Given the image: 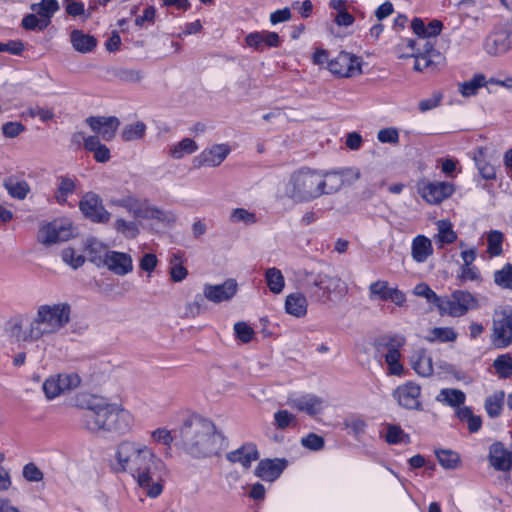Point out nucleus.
I'll use <instances>...</instances> for the list:
<instances>
[{
	"label": "nucleus",
	"mask_w": 512,
	"mask_h": 512,
	"mask_svg": "<svg viewBox=\"0 0 512 512\" xmlns=\"http://www.w3.org/2000/svg\"><path fill=\"white\" fill-rule=\"evenodd\" d=\"M21 26L26 30H39L42 31L48 27L45 20L40 18L37 14L26 15L21 22Z\"/></svg>",
	"instance_id": "nucleus-63"
},
{
	"label": "nucleus",
	"mask_w": 512,
	"mask_h": 512,
	"mask_svg": "<svg viewBox=\"0 0 512 512\" xmlns=\"http://www.w3.org/2000/svg\"><path fill=\"white\" fill-rule=\"evenodd\" d=\"M76 183L72 178L61 176L58 178L55 199L58 203L63 204L67 201V197L75 192Z\"/></svg>",
	"instance_id": "nucleus-45"
},
{
	"label": "nucleus",
	"mask_w": 512,
	"mask_h": 512,
	"mask_svg": "<svg viewBox=\"0 0 512 512\" xmlns=\"http://www.w3.org/2000/svg\"><path fill=\"white\" fill-rule=\"evenodd\" d=\"M453 184L449 182H429L420 188L421 196L430 204L441 203L452 195Z\"/></svg>",
	"instance_id": "nucleus-21"
},
{
	"label": "nucleus",
	"mask_w": 512,
	"mask_h": 512,
	"mask_svg": "<svg viewBox=\"0 0 512 512\" xmlns=\"http://www.w3.org/2000/svg\"><path fill=\"white\" fill-rule=\"evenodd\" d=\"M308 301L304 294L300 292L291 293L286 296L285 311L297 318L304 317L307 314Z\"/></svg>",
	"instance_id": "nucleus-29"
},
{
	"label": "nucleus",
	"mask_w": 512,
	"mask_h": 512,
	"mask_svg": "<svg viewBox=\"0 0 512 512\" xmlns=\"http://www.w3.org/2000/svg\"><path fill=\"white\" fill-rule=\"evenodd\" d=\"M61 256L62 260L73 269L81 267L85 262L84 256L77 253L73 248H65Z\"/></svg>",
	"instance_id": "nucleus-62"
},
{
	"label": "nucleus",
	"mask_w": 512,
	"mask_h": 512,
	"mask_svg": "<svg viewBox=\"0 0 512 512\" xmlns=\"http://www.w3.org/2000/svg\"><path fill=\"white\" fill-rule=\"evenodd\" d=\"M99 140L111 141L119 128L120 121L114 116H90L85 120Z\"/></svg>",
	"instance_id": "nucleus-17"
},
{
	"label": "nucleus",
	"mask_w": 512,
	"mask_h": 512,
	"mask_svg": "<svg viewBox=\"0 0 512 512\" xmlns=\"http://www.w3.org/2000/svg\"><path fill=\"white\" fill-rule=\"evenodd\" d=\"M114 473H127L149 498H157L164 487L165 465L149 446L134 440H122L110 460Z\"/></svg>",
	"instance_id": "nucleus-1"
},
{
	"label": "nucleus",
	"mask_w": 512,
	"mask_h": 512,
	"mask_svg": "<svg viewBox=\"0 0 512 512\" xmlns=\"http://www.w3.org/2000/svg\"><path fill=\"white\" fill-rule=\"evenodd\" d=\"M179 444L195 457H207L223 449L224 438L211 421L195 418L180 427Z\"/></svg>",
	"instance_id": "nucleus-3"
},
{
	"label": "nucleus",
	"mask_w": 512,
	"mask_h": 512,
	"mask_svg": "<svg viewBox=\"0 0 512 512\" xmlns=\"http://www.w3.org/2000/svg\"><path fill=\"white\" fill-rule=\"evenodd\" d=\"M320 179L322 180V183H324V186L320 187L321 196L325 194H334L343 186V180L339 170L329 171L324 174L320 172Z\"/></svg>",
	"instance_id": "nucleus-34"
},
{
	"label": "nucleus",
	"mask_w": 512,
	"mask_h": 512,
	"mask_svg": "<svg viewBox=\"0 0 512 512\" xmlns=\"http://www.w3.org/2000/svg\"><path fill=\"white\" fill-rule=\"evenodd\" d=\"M198 150L197 143L191 138H184L180 142L172 145L169 148V155L175 159L179 160L185 157L186 155H191Z\"/></svg>",
	"instance_id": "nucleus-37"
},
{
	"label": "nucleus",
	"mask_w": 512,
	"mask_h": 512,
	"mask_svg": "<svg viewBox=\"0 0 512 512\" xmlns=\"http://www.w3.org/2000/svg\"><path fill=\"white\" fill-rule=\"evenodd\" d=\"M72 225L67 220H54L43 225L38 232V241L46 246L71 238Z\"/></svg>",
	"instance_id": "nucleus-10"
},
{
	"label": "nucleus",
	"mask_w": 512,
	"mask_h": 512,
	"mask_svg": "<svg viewBox=\"0 0 512 512\" xmlns=\"http://www.w3.org/2000/svg\"><path fill=\"white\" fill-rule=\"evenodd\" d=\"M491 343L498 349L512 345V307L500 306L492 317Z\"/></svg>",
	"instance_id": "nucleus-7"
},
{
	"label": "nucleus",
	"mask_w": 512,
	"mask_h": 512,
	"mask_svg": "<svg viewBox=\"0 0 512 512\" xmlns=\"http://www.w3.org/2000/svg\"><path fill=\"white\" fill-rule=\"evenodd\" d=\"M385 441L388 444L396 445V444H409L410 436L403 431V429L396 424H387L386 432L383 435Z\"/></svg>",
	"instance_id": "nucleus-41"
},
{
	"label": "nucleus",
	"mask_w": 512,
	"mask_h": 512,
	"mask_svg": "<svg viewBox=\"0 0 512 512\" xmlns=\"http://www.w3.org/2000/svg\"><path fill=\"white\" fill-rule=\"evenodd\" d=\"M80 377L77 374H59L47 378L43 383V391L48 399H54L61 394L77 388Z\"/></svg>",
	"instance_id": "nucleus-12"
},
{
	"label": "nucleus",
	"mask_w": 512,
	"mask_h": 512,
	"mask_svg": "<svg viewBox=\"0 0 512 512\" xmlns=\"http://www.w3.org/2000/svg\"><path fill=\"white\" fill-rule=\"evenodd\" d=\"M493 367L502 379H508L512 376V356L510 354H502L493 361Z\"/></svg>",
	"instance_id": "nucleus-50"
},
{
	"label": "nucleus",
	"mask_w": 512,
	"mask_h": 512,
	"mask_svg": "<svg viewBox=\"0 0 512 512\" xmlns=\"http://www.w3.org/2000/svg\"><path fill=\"white\" fill-rule=\"evenodd\" d=\"M478 306V300L470 292L456 290L450 296L441 297L437 308L441 315L461 317Z\"/></svg>",
	"instance_id": "nucleus-8"
},
{
	"label": "nucleus",
	"mask_w": 512,
	"mask_h": 512,
	"mask_svg": "<svg viewBox=\"0 0 512 512\" xmlns=\"http://www.w3.org/2000/svg\"><path fill=\"white\" fill-rule=\"evenodd\" d=\"M412 366L415 372L422 377H428L433 373L432 359L424 351H419L414 356Z\"/></svg>",
	"instance_id": "nucleus-40"
},
{
	"label": "nucleus",
	"mask_w": 512,
	"mask_h": 512,
	"mask_svg": "<svg viewBox=\"0 0 512 512\" xmlns=\"http://www.w3.org/2000/svg\"><path fill=\"white\" fill-rule=\"evenodd\" d=\"M415 59L414 70L422 72L425 70H435L439 66L445 64V56L442 53H434L431 56L420 54L419 52L411 53H399V58H411Z\"/></svg>",
	"instance_id": "nucleus-22"
},
{
	"label": "nucleus",
	"mask_w": 512,
	"mask_h": 512,
	"mask_svg": "<svg viewBox=\"0 0 512 512\" xmlns=\"http://www.w3.org/2000/svg\"><path fill=\"white\" fill-rule=\"evenodd\" d=\"M113 227L115 231L126 239H134L138 236L140 229L139 224L135 221H128L124 218H117Z\"/></svg>",
	"instance_id": "nucleus-43"
},
{
	"label": "nucleus",
	"mask_w": 512,
	"mask_h": 512,
	"mask_svg": "<svg viewBox=\"0 0 512 512\" xmlns=\"http://www.w3.org/2000/svg\"><path fill=\"white\" fill-rule=\"evenodd\" d=\"M489 461L491 466L498 471H510L512 469V451L506 449L500 442L493 443L489 448Z\"/></svg>",
	"instance_id": "nucleus-24"
},
{
	"label": "nucleus",
	"mask_w": 512,
	"mask_h": 512,
	"mask_svg": "<svg viewBox=\"0 0 512 512\" xmlns=\"http://www.w3.org/2000/svg\"><path fill=\"white\" fill-rule=\"evenodd\" d=\"M60 6L57 0H41L39 3L31 5V10L34 11L40 18L45 20L49 26L53 15L59 10Z\"/></svg>",
	"instance_id": "nucleus-35"
},
{
	"label": "nucleus",
	"mask_w": 512,
	"mask_h": 512,
	"mask_svg": "<svg viewBox=\"0 0 512 512\" xmlns=\"http://www.w3.org/2000/svg\"><path fill=\"white\" fill-rule=\"evenodd\" d=\"M84 148L89 152H93L94 159L99 163H106L111 158L109 148L101 143L99 136H87L84 139Z\"/></svg>",
	"instance_id": "nucleus-30"
},
{
	"label": "nucleus",
	"mask_w": 512,
	"mask_h": 512,
	"mask_svg": "<svg viewBox=\"0 0 512 512\" xmlns=\"http://www.w3.org/2000/svg\"><path fill=\"white\" fill-rule=\"evenodd\" d=\"M411 27L417 36L436 39V36L442 30L443 24L439 20H432L428 25H425L421 19L415 18Z\"/></svg>",
	"instance_id": "nucleus-32"
},
{
	"label": "nucleus",
	"mask_w": 512,
	"mask_h": 512,
	"mask_svg": "<svg viewBox=\"0 0 512 512\" xmlns=\"http://www.w3.org/2000/svg\"><path fill=\"white\" fill-rule=\"evenodd\" d=\"M170 277L174 282L183 281L188 272L187 269L183 266L182 258L178 254H174L170 259V268H169Z\"/></svg>",
	"instance_id": "nucleus-51"
},
{
	"label": "nucleus",
	"mask_w": 512,
	"mask_h": 512,
	"mask_svg": "<svg viewBox=\"0 0 512 512\" xmlns=\"http://www.w3.org/2000/svg\"><path fill=\"white\" fill-rule=\"evenodd\" d=\"M274 424L278 429L296 425V417L288 410H279L274 414Z\"/></svg>",
	"instance_id": "nucleus-61"
},
{
	"label": "nucleus",
	"mask_w": 512,
	"mask_h": 512,
	"mask_svg": "<svg viewBox=\"0 0 512 512\" xmlns=\"http://www.w3.org/2000/svg\"><path fill=\"white\" fill-rule=\"evenodd\" d=\"M494 282L505 289H512V264L507 263L494 272Z\"/></svg>",
	"instance_id": "nucleus-58"
},
{
	"label": "nucleus",
	"mask_w": 512,
	"mask_h": 512,
	"mask_svg": "<svg viewBox=\"0 0 512 512\" xmlns=\"http://www.w3.org/2000/svg\"><path fill=\"white\" fill-rule=\"evenodd\" d=\"M265 280L270 291L274 294L282 293L285 287V279L282 272L275 268H268L265 272Z\"/></svg>",
	"instance_id": "nucleus-42"
},
{
	"label": "nucleus",
	"mask_w": 512,
	"mask_h": 512,
	"mask_svg": "<svg viewBox=\"0 0 512 512\" xmlns=\"http://www.w3.org/2000/svg\"><path fill=\"white\" fill-rule=\"evenodd\" d=\"M151 438L155 443L162 444L167 448H170L174 440H179V434L173 436L168 429L157 428L151 432Z\"/></svg>",
	"instance_id": "nucleus-60"
},
{
	"label": "nucleus",
	"mask_w": 512,
	"mask_h": 512,
	"mask_svg": "<svg viewBox=\"0 0 512 512\" xmlns=\"http://www.w3.org/2000/svg\"><path fill=\"white\" fill-rule=\"evenodd\" d=\"M436 39L417 36L416 39L407 40V48L413 52L431 56L434 53H440L435 46Z\"/></svg>",
	"instance_id": "nucleus-36"
},
{
	"label": "nucleus",
	"mask_w": 512,
	"mask_h": 512,
	"mask_svg": "<svg viewBox=\"0 0 512 512\" xmlns=\"http://www.w3.org/2000/svg\"><path fill=\"white\" fill-rule=\"evenodd\" d=\"M425 339L429 342H454L457 339V333L451 327H435L429 330Z\"/></svg>",
	"instance_id": "nucleus-47"
},
{
	"label": "nucleus",
	"mask_w": 512,
	"mask_h": 512,
	"mask_svg": "<svg viewBox=\"0 0 512 512\" xmlns=\"http://www.w3.org/2000/svg\"><path fill=\"white\" fill-rule=\"evenodd\" d=\"M102 262L116 275L124 276L133 270L132 257L127 253L107 251L103 256Z\"/></svg>",
	"instance_id": "nucleus-20"
},
{
	"label": "nucleus",
	"mask_w": 512,
	"mask_h": 512,
	"mask_svg": "<svg viewBox=\"0 0 512 512\" xmlns=\"http://www.w3.org/2000/svg\"><path fill=\"white\" fill-rule=\"evenodd\" d=\"M405 340L403 337L391 338L390 341L385 344L387 352L384 355L385 362L389 367V371L393 375H400L403 371V367L399 362L400 353L398 348L404 344Z\"/></svg>",
	"instance_id": "nucleus-26"
},
{
	"label": "nucleus",
	"mask_w": 512,
	"mask_h": 512,
	"mask_svg": "<svg viewBox=\"0 0 512 512\" xmlns=\"http://www.w3.org/2000/svg\"><path fill=\"white\" fill-rule=\"evenodd\" d=\"M421 387L414 383L408 382L397 387L393 392V397L398 404L409 410H421L422 403L420 401Z\"/></svg>",
	"instance_id": "nucleus-16"
},
{
	"label": "nucleus",
	"mask_w": 512,
	"mask_h": 512,
	"mask_svg": "<svg viewBox=\"0 0 512 512\" xmlns=\"http://www.w3.org/2000/svg\"><path fill=\"white\" fill-rule=\"evenodd\" d=\"M435 453L440 465L445 469H455L460 463V457L454 451L437 450Z\"/></svg>",
	"instance_id": "nucleus-55"
},
{
	"label": "nucleus",
	"mask_w": 512,
	"mask_h": 512,
	"mask_svg": "<svg viewBox=\"0 0 512 512\" xmlns=\"http://www.w3.org/2000/svg\"><path fill=\"white\" fill-rule=\"evenodd\" d=\"M512 48V25L505 24L496 28L486 39L485 51L490 55H501Z\"/></svg>",
	"instance_id": "nucleus-14"
},
{
	"label": "nucleus",
	"mask_w": 512,
	"mask_h": 512,
	"mask_svg": "<svg viewBox=\"0 0 512 512\" xmlns=\"http://www.w3.org/2000/svg\"><path fill=\"white\" fill-rule=\"evenodd\" d=\"M436 225L438 230L436 239L442 246L455 242L457 235L453 231L452 224L448 220H439Z\"/></svg>",
	"instance_id": "nucleus-49"
},
{
	"label": "nucleus",
	"mask_w": 512,
	"mask_h": 512,
	"mask_svg": "<svg viewBox=\"0 0 512 512\" xmlns=\"http://www.w3.org/2000/svg\"><path fill=\"white\" fill-rule=\"evenodd\" d=\"M112 409L113 402L102 397H90L83 412L84 428L92 434H106Z\"/></svg>",
	"instance_id": "nucleus-6"
},
{
	"label": "nucleus",
	"mask_w": 512,
	"mask_h": 512,
	"mask_svg": "<svg viewBox=\"0 0 512 512\" xmlns=\"http://www.w3.org/2000/svg\"><path fill=\"white\" fill-rule=\"evenodd\" d=\"M328 70L339 77H355L362 74V60L358 56L342 51L329 60Z\"/></svg>",
	"instance_id": "nucleus-9"
},
{
	"label": "nucleus",
	"mask_w": 512,
	"mask_h": 512,
	"mask_svg": "<svg viewBox=\"0 0 512 512\" xmlns=\"http://www.w3.org/2000/svg\"><path fill=\"white\" fill-rule=\"evenodd\" d=\"M227 459L230 462L240 463L244 468H248L252 462L258 459V451L255 446H243L240 449L228 453Z\"/></svg>",
	"instance_id": "nucleus-31"
},
{
	"label": "nucleus",
	"mask_w": 512,
	"mask_h": 512,
	"mask_svg": "<svg viewBox=\"0 0 512 512\" xmlns=\"http://www.w3.org/2000/svg\"><path fill=\"white\" fill-rule=\"evenodd\" d=\"M474 160L481 176L486 180H492L496 177V171L494 166L485 161V149L483 147L478 148Z\"/></svg>",
	"instance_id": "nucleus-48"
},
{
	"label": "nucleus",
	"mask_w": 512,
	"mask_h": 512,
	"mask_svg": "<svg viewBox=\"0 0 512 512\" xmlns=\"http://www.w3.org/2000/svg\"><path fill=\"white\" fill-rule=\"evenodd\" d=\"M108 204L112 207H122L137 218V210H140L142 202L132 194H127L122 197H111L108 200Z\"/></svg>",
	"instance_id": "nucleus-39"
},
{
	"label": "nucleus",
	"mask_w": 512,
	"mask_h": 512,
	"mask_svg": "<svg viewBox=\"0 0 512 512\" xmlns=\"http://www.w3.org/2000/svg\"><path fill=\"white\" fill-rule=\"evenodd\" d=\"M414 294L420 297H424L428 302L433 303L438 307L440 296H438L427 284L420 283L415 286Z\"/></svg>",
	"instance_id": "nucleus-64"
},
{
	"label": "nucleus",
	"mask_w": 512,
	"mask_h": 512,
	"mask_svg": "<svg viewBox=\"0 0 512 512\" xmlns=\"http://www.w3.org/2000/svg\"><path fill=\"white\" fill-rule=\"evenodd\" d=\"M230 220L233 223H244L246 225H252L257 222L255 213L244 208L233 209L230 214Z\"/></svg>",
	"instance_id": "nucleus-59"
},
{
	"label": "nucleus",
	"mask_w": 512,
	"mask_h": 512,
	"mask_svg": "<svg viewBox=\"0 0 512 512\" xmlns=\"http://www.w3.org/2000/svg\"><path fill=\"white\" fill-rule=\"evenodd\" d=\"M343 425L352 433L355 438H360L367 429L366 421L358 416H351L344 420Z\"/></svg>",
	"instance_id": "nucleus-53"
},
{
	"label": "nucleus",
	"mask_w": 512,
	"mask_h": 512,
	"mask_svg": "<svg viewBox=\"0 0 512 512\" xmlns=\"http://www.w3.org/2000/svg\"><path fill=\"white\" fill-rule=\"evenodd\" d=\"M322 186L319 171L301 168L284 183L283 196L295 204L309 203L321 197Z\"/></svg>",
	"instance_id": "nucleus-5"
},
{
	"label": "nucleus",
	"mask_w": 512,
	"mask_h": 512,
	"mask_svg": "<svg viewBox=\"0 0 512 512\" xmlns=\"http://www.w3.org/2000/svg\"><path fill=\"white\" fill-rule=\"evenodd\" d=\"M287 403L291 408L304 412L309 416L320 414L326 407V401L315 394L289 397Z\"/></svg>",
	"instance_id": "nucleus-18"
},
{
	"label": "nucleus",
	"mask_w": 512,
	"mask_h": 512,
	"mask_svg": "<svg viewBox=\"0 0 512 512\" xmlns=\"http://www.w3.org/2000/svg\"><path fill=\"white\" fill-rule=\"evenodd\" d=\"M297 283L303 287L309 298L318 303H325L332 296H341L346 292V285L340 277L321 268L301 269L295 273Z\"/></svg>",
	"instance_id": "nucleus-4"
},
{
	"label": "nucleus",
	"mask_w": 512,
	"mask_h": 512,
	"mask_svg": "<svg viewBox=\"0 0 512 512\" xmlns=\"http://www.w3.org/2000/svg\"><path fill=\"white\" fill-rule=\"evenodd\" d=\"M504 235L498 230H492L487 235L488 253L491 256H499L502 253Z\"/></svg>",
	"instance_id": "nucleus-57"
},
{
	"label": "nucleus",
	"mask_w": 512,
	"mask_h": 512,
	"mask_svg": "<svg viewBox=\"0 0 512 512\" xmlns=\"http://www.w3.org/2000/svg\"><path fill=\"white\" fill-rule=\"evenodd\" d=\"M465 393L459 389H442L436 396V401L451 407H457L465 402Z\"/></svg>",
	"instance_id": "nucleus-38"
},
{
	"label": "nucleus",
	"mask_w": 512,
	"mask_h": 512,
	"mask_svg": "<svg viewBox=\"0 0 512 512\" xmlns=\"http://www.w3.org/2000/svg\"><path fill=\"white\" fill-rule=\"evenodd\" d=\"M137 218L155 220L163 226H170L177 220L176 214L172 211L159 209L146 202H142L140 210H137Z\"/></svg>",
	"instance_id": "nucleus-23"
},
{
	"label": "nucleus",
	"mask_w": 512,
	"mask_h": 512,
	"mask_svg": "<svg viewBox=\"0 0 512 512\" xmlns=\"http://www.w3.org/2000/svg\"><path fill=\"white\" fill-rule=\"evenodd\" d=\"M3 185L11 197L19 200H23L30 191L26 181H17L13 178L6 179Z\"/></svg>",
	"instance_id": "nucleus-46"
},
{
	"label": "nucleus",
	"mask_w": 512,
	"mask_h": 512,
	"mask_svg": "<svg viewBox=\"0 0 512 512\" xmlns=\"http://www.w3.org/2000/svg\"><path fill=\"white\" fill-rule=\"evenodd\" d=\"M231 153V147L227 143L213 144L193 158V166L196 169L203 167L215 168L220 166Z\"/></svg>",
	"instance_id": "nucleus-11"
},
{
	"label": "nucleus",
	"mask_w": 512,
	"mask_h": 512,
	"mask_svg": "<svg viewBox=\"0 0 512 512\" xmlns=\"http://www.w3.org/2000/svg\"><path fill=\"white\" fill-rule=\"evenodd\" d=\"M434 249L431 240L424 235H417L411 242V257L418 263H425L432 255Z\"/></svg>",
	"instance_id": "nucleus-27"
},
{
	"label": "nucleus",
	"mask_w": 512,
	"mask_h": 512,
	"mask_svg": "<svg viewBox=\"0 0 512 512\" xmlns=\"http://www.w3.org/2000/svg\"><path fill=\"white\" fill-rule=\"evenodd\" d=\"M146 132V125L141 122H135L126 125L122 131V138L124 141H133L143 138Z\"/></svg>",
	"instance_id": "nucleus-54"
},
{
	"label": "nucleus",
	"mask_w": 512,
	"mask_h": 512,
	"mask_svg": "<svg viewBox=\"0 0 512 512\" xmlns=\"http://www.w3.org/2000/svg\"><path fill=\"white\" fill-rule=\"evenodd\" d=\"M133 425V414L125 408L121 401H114L107 433L123 436L132 430Z\"/></svg>",
	"instance_id": "nucleus-13"
},
{
	"label": "nucleus",
	"mask_w": 512,
	"mask_h": 512,
	"mask_svg": "<svg viewBox=\"0 0 512 512\" xmlns=\"http://www.w3.org/2000/svg\"><path fill=\"white\" fill-rule=\"evenodd\" d=\"M70 41L73 48L80 53L91 52L97 44L96 39L81 30H73L70 34Z\"/></svg>",
	"instance_id": "nucleus-33"
},
{
	"label": "nucleus",
	"mask_w": 512,
	"mask_h": 512,
	"mask_svg": "<svg viewBox=\"0 0 512 512\" xmlns=\"http://www.w3.org/2000/svg\"><path fill=\"white\" fill-rule=\"evenodd\" d=\"M488 84L483 74H476L468 81L459 84V92L463 97H471L477 94L478 90Z\"/></svg>",
	"instance_id": "nucleus-44"
},
{
	"label": "nucleus",
	"mask_w": 512,
	"mask_h": 512,
	"mask_svg": "<svg viewBox=\"0 0 512 512\" xmlns=\"http://www.w3.org/2000/svg\"><path fill=\"white\" fill-rule=\"evenodd\" d=\"M504 397V392L499 391L486 399L485 409L490 417H497L500 415Z\"/></svg>",
	"instance_id": "nucleus-52"
},
{
	"label": "nucleus",
	"mask_w": 512,
	"mask_h": 512,
	"mask_svg": "<svg viewBox=\"0 0 512 512\" xmlns=\"http://www.w3.org/2000/svg\"><path fill=\"white\" fill-rule=\"evenodd\" d=\"M285 466V460H262L256 467L255 474L264 481L273 482L281 475Z\"/></svg>",
	"instance_id": "nucleus-25"
},
{
	"label": "nucleus",
	"mask_w": 512,
	"mask_h": 512,
	"mask_svg": "<svg viewBox=\"0 0 512 512\" xmlns=\"http://www.w3.org/2000/svg\"><path fill=\"white\" fill-rule=\"evenodd\" d=\"M391 290L387 281L378 280L370 284L369 296L371 300L387 301L388 294Z\"/></svg>",
	"instance_id": "nucleus-56"
},
{
	"label": "nucleus",
	"mask_w": 512,
	"mask_h": 512,
	"mask_svg": "<svg viewBox=\"0 0 512 512\" xmlns=\"http://www.w3.org/2000/svg\"><path fill=\"white\" fill-rule=\"evenodd\" d=\"M279 42V35L276 32L262 31L246 36L247 45L257 50H263L264 47H277Z\"/></svg>",
	"instance_id": "nucleus-28"
},
{
	"label": "nucleus",
	"mask_w": 512,
	"mask_h": 512,
	"mask_svg": "<svg viewBox=\"0 0 512 512\" xmlns=\"http://www.w3.org/2000/svg\"><path fill=\"white\" fill-rule=\"evenodd\" d=\"M72 319V307L68 302L46 303L37 306L34 316L24 328L21 314L5 323V332L15 342H37L62 333Z\"/></svg>",
	"instance_id": "nucleus-2"
},
{
	"label": "nucleus",
	"mask_w": 512,
	"mask_h": 512,
	"mask_svg": "<svg viewBox=\"0 0 512 512\" xmlns=\"http://www.w3.org/2000/svg\"><path fill=\"white\" fill-rule=\"evenodd\" d=\"M79 209L84 216L95 223H107L111 214L102 204L99 195L93 192L86 193L79 202Z\"/></svg>",
	"instance_id": "nucleus-15"
},
{
	"label": "nucleus",
	"mask_w": 512,
	"mask_h": 512,
	"mask_svg": "<svg viewBox=\"0 0 512 512\" xmlns=\"http://www.w3.org/2000/svg\"><path fill=\"white\" fill-rule=\"evenodd\" d=\"M238 285L234 279H227L221 284H206L203 287L204 297L213 302L221 303L229 301L237 293Z\"/></svg>",
	"instance_id": "nucleus-19"
}]
</instances>
